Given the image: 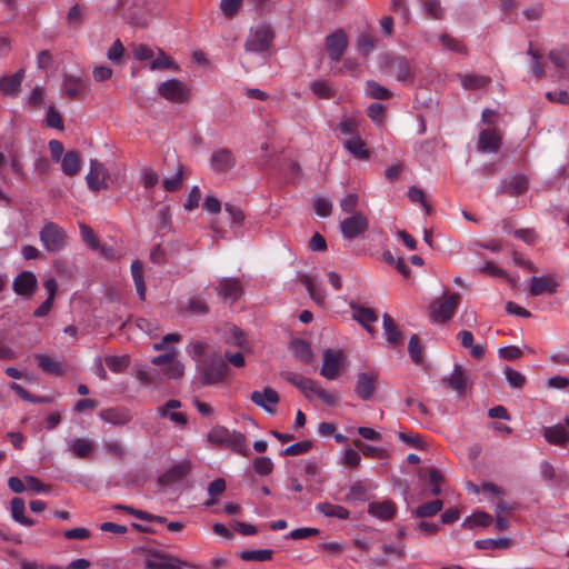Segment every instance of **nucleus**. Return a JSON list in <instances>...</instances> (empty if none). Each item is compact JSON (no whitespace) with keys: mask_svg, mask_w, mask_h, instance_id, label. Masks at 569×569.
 <instances>
[{"mask_svg":"<svg viewBox=\"0 0 569 569\" xmlns=\"http://www.w3.org/2000/svg\"><path fill=\"white\" fill-rule=\"evenodd\" d=\"M93 441L84 438H76L69 442L70 451L80 459L90 458L93 453Z\"/></svg>","mask_w":569,"mask_h":569,"instance_id":"nucleus-33","label":"nucleus"},{"mask_svg":"<svg viewBox=\"0 0 569 569\" xmlns=\"http://www.w3.org/2000/svg\"><path fill=\"white\" fill-rule=\"evenodd\" d=\"M350 307L353 310V319L361 323L369 333L373 335L375 330L369 325L378 320L375 310L355 303H350Z\"/></svg>","mask_w":569,"mask_h":569,"instance_id":"nucleus-29","label":"nucleus"},{"mask_svg":"<svg viewBox=\"0 0 569 569\" xmlns=\"http://www.w3.org/2000/svg\"><path fill=\"white\" fill-rule=\"evenodd\" d=\"M476 547L480 550L487 549H506L510 546V540L508 538L500 539H481L475 542Z\"/></svg>","mask_w":569,"mask_h":569,"instance_id":"nucleus-55","label":"nucleus"},{"mask_svg":"<svg viewBox=\"0 0 569 569\" xmlns=\"http://www.w3.org/2000/svg\"><path fill=\"white\" fill-rule=\"evenodd\" d=\"M79 228H80V234H81V239L82 241L93 251H98L100 249V242L94 233V231L92 230L91 227H89L88 224L86 223H79Z\"/></svg>","mask_w":569,"mask_h":569,"instance_id":"nucleus-53","label":"nucleus"},{"mask_svg":"<svg viewBox=\"0 0 569 569\" xmlns=\"http://www.w3.org/2000/svg\"><path fill=\"white\" fill-rule=\"evenodd\" d=\"M460 298L459 293L453 292L445 300H436L432 302L429 306V318L431 322L442 325L449 321L459 306Z\"/></svg>","mask_w":569,"mask_h":569,"instance_id":"nucleus-3","label":"nucleus"},{"mask_svg":"<svg viewBox=\"0 0 569 569\" xmlns=\"http://www.w3.org/2000/svg\"><path fill=\"white\" fill-rule=\"evenodd\" d=\"M39 238L44 249L49 252H58L63 249L67 243L64 230L52 221L44 223L39 233Z\"/></svg>","mask_w":569,"mask_h":569,"instance_id":"nucleus-4","label":"nucleus"},{"mask_svg":"<svg viewBox=\"0 0 569 569\" xmlns=\"http://www.w3.org/2000/svg\"><path fill=\"white\" fill-rule=\"evenodd\" d=\"M548 59L558 70V80L569 81V46L553 48L548 53Z\"/></svg>","mask_w":569,"mask_h":569,"instance_id":"nucleus-14","label":"nucleus"},{"mask_svg":"<svg viewBox=\"0 0 569 569\" xmlns=\"http://www.w3.org/2000/svg\"><path fill=\"white\" fill-rule=\"evenodd\" d=\"M184 373V366L174 357L163 367V375L169 379L178 380Z\"/></svg>","mask_w":569,"mask_h":569,"instance_id":"nucleus-56","label":"nucleus"},{"mask_svg":"<svg viewBox=\"0 0 569 569\" xmlns=\"http://www.w3.org/2000/svg\"><path fill=\"white\" fill-rule=\"evenodd\" d=\"M442 382L457 393L462 395L468 388L469 375L461 366L456 365L451 375L443 378Z\"/></svg>","mask_w":569,"mask_h":569,"instance_id":"nucleus-21","label":"nucleus"},{"mask_svg":"<svg viewBox=\"0 0 569 569\" xmlns=\"http://www.w3.org/2000/svg\"><path fill=\"white\" fill-rule=\"evenodd\" d=\"M461 84L466 90H478L491 82L487 76L466 73L460 76Z\"/></svg>","mask_w":569,"mask_h":569,"instance_id":"nucleus-41","label":"nucleus"},{"mask_svg":"<svg viewBox=\"0 0 569 569\" xmlns=\"http://www.w3.org/2000/svg\"><path fill=\"white\" fill-rule=\"evenodd\" d=\"M378 39L370 32L361 33L357 39V50L362 56H368L376 48Z\"/></svg>","mask_w":569,"mask_h":569,"instance_id":"nucleus-46","label":"nucleus"},{"mask_svg":"<svg viewBox=\"0 0 569 569\" xmlns=\"http://www.w3.org/2000/svg\"><path fill=\"white\" fill-rule=\"evenodd\" d=\"M224 490L226 480L223 478L213 480L208 487V493L211 498L206 502V506H213L217 502L216 497L222 495Z\"/></svg>","mask_w":569,"mask_h":569,"instance_id":"nucleus-58","label":"nucleus"},{"mask_svg":"<svg viewBox=\"0 0 569 569\" xmlns=\"http://www.w3.org/2000/svg\"><path fill=\"white\" fill-rule=\"evenodd\" d=\"M543 437L550 445L563 446L569 440V432L567 426L558 423L547 427L543 430Z\"/></svg>","mask_w":569,"mask_h":569,"instance_id":"nucleus-30","label":"nucleus"},{"mask_svg":"<svg viewBox=\"0 0 569 569\" xmlns=\"http://www.w3.org/2000/svg\"><path fill=\"white\" fill-rule=\"evenodd\" d=\"M273 551L271 549L244 550L240 553L243 561H268L271 560Z\"/></svg>","mask_w":569,"mask_h":569,"instance_id":"nucleus-54","label":"nucleus"},{"mask_svg":"<svg viewBox=\"0 0 569 569\" xmlns=\"http://www.w3.org/2000/svg\"><path fill=\"white\" fill-rule=\"evenodd\" d=\"M108 368L116 373L123 372L130 365V357L128 355L122 356H107L104 358Z\"/></svg>","mask_w":569,"mask_h":569,"instance_id":"nucleus-51","label":"nucleus"},{"mask_svg":"<svg viewBox=\"0 0 569 569\" xmlns=\"http://www.w3.org/2000/svg\"><path fill=\"white\" fill-rule=\"evenodd\" d=\"M367 94L376 100H386L392 97V92L387 87L373 80L367 81Z\"/></svg>","mask_w":569,"mask_h":569,"instance_id":"nucleus-52","label":"nucleus"},{"mask_svg":"<svg viewBox=\"0 0 569 569\" xmlns=\"http://www.w3.org/2000/svg\"><path fill=\"white\" fill-rule=\"evenodd\" d=\"M251 401L262 408L268 413H274L273 408L280 400L278 392L271 387H266L263 391H253L250 396Z\"/></svg>","mask_w":569,"mask_h":569,"instance_id":"nucleus-17","label":"nucleus"},{"mask_svg":"<svg viewBox=\"0 0 569 569\" xmlns=\"http://www.w3.org/2000/svg\"><path fill=\"white\" fill-rule=\"evenodd\" d=\"M11 505V515L14 521L31 527L34 525V520L24 516V501L21 498H13L10 502Z\"/></svg>","mask_w":569,"mask_h":569,"instance_id":"nucleus-44","label":"nucleus"},{"mask_svg":"<svg viewBox=\"0 0 569 569\" xmlns=\"http://www.w3.org/2000/svg\"><path fill=\"white\" fill-rule=\"evenodd\" d=\"M477 146L482 152H498L501 147V137L498 130L492 128L481 131Z\"/></svg>","mask_w":569,"mask_h":569,"instance_id":"nucleus-20","label":"nucleus"},{"mask_svg":"<svg viewBox=\"0 0 569 569\" xmlns=\"http://www.w3.org/2000/svg\"><path fill=\"white\" fill-rule=\"evenodd\" d=\"M342 361L343 352L341 350L325 349L323 363L320 370L321 376L328 380L337 379L340 375Z\"/></svg>","mask_w":569,"mask_h":569,"instance_id":"nucleus-9","label":"nucleus"},{"mask_svg":"<svg viewBox=\"0 0 569 569\" xmlns=\"http://www.w3.org/2000/svg\"><path fill=\"white\" fill-rule=\"evenodd\" d=\"M253 469L260 476H268L273 470V462L269 457L260 456L253 460Z\"/></svg>","mask_w":569,"mask_h":569,"instance_id":"nucleus-63","label":"nucleus"},{"mask_svg":"<svg viewBox=\"0 0 569 569\" xmlns=\"http://www.w3.org/2000/svg\"><path fill=\"white\" fill-rule=\"evenodd\" d=\"M291 351L293 356L303 363H310L313 358V353L308 342L302 339H295L291 342Z\"/></svg>","mask_w":569,"mask_h":569,"instance_id":"nucleus-38","label":"nucleus"},{"mask_svg":"<svg viewBox=\"0 0 569 569\" xmlns=\"http://www.w3.org/2000/svg\"><path fill=\"white\" fill-rule=\"evenodd\" d=\"M226 447L241 456H249V450L247 448V438L243 433L239 431L233 430L230 432Z\"/></svg>","mask_w":569,"mask_h":569,"instance_id":"nucleus-36","label":"nucleus"},{"mask_svg":"<svg viewBox=\"0 0 569 569\" xmlns=\"http://www.w3.org/2000/svg\"><path fill=\"white\" fill-rule=\"evenodd\" d=\"M228 371V365L219 353L207 356L199 366L200 382L211 386L221 382Z\"/></svg>","mask_w":569,"mask_h":569,"instance_id":"nucleus-2","label":"nucleus"},{"mask_svg":"<svg viewBox=\"0 0 569 569\" xmlns=\"http://www.w3.org/2000/svg\"><path fill=\"white\" fill-rule=\"evenodd\" d=\"M443 502L440 499L423 503L417 507L413 513L419 518H429L441 511Z\"/></svg>","mask_w":569,"mask_h":569,"instance_id":"nucleus-47","label":"nucleus"},{"mask_svg":"<svg viewBox=\"0 0 569 569\" xmlns=\"http://www.w3.org/2000/svg\"><path fill=\"white\" fill-rule=\"evenodd\" d=\"M339 227L342 236L352 240L368 230L369 219L362 212H353V214L342 220Z\"/></svg>","mask_w":569,"mask_h":569,"instance_id":"nucleus-6","label":"nucleus"},{"mask_svg":"<svg viewBox=\"0 0 569 569\" xmlns=\"http://www.w3.org/2000/svg\"><path fill=\"white\" fill-rule=\"evenodd\" d=\"M182 407L181 401L177 399H170L163 405L156 408V412L160 418H169L177 426L184 427L188 423V417L176 410Z\"/></svg>","mask_w":569,"mask_h":569,"instance_id":"nucleus-15","label":"nucleus"},{"mask_svg":"<svg viewBox=\"0 0 569 569\" xmlns=\"http://www.w3.org/2000/svg\"><path fill=\"white\" fill-rule=\"evenodd\" d=\"M312 448V441L302 440L288 446L282 452V456H298L307 453Z\"/></svg>","mask_w":569,"mask_h":569,"instance_id":"nucleus-61","label":"nucleus"},{"mask_svg":"<svg viewBox=\"0 0 569 569\" xmlns=\"http://www.w3.org/2000/svg\"><path fill=\"white\" fill-rule=\"evenodd\" d=\"M183 565L176 557L161 551L149 552L144 560L146 569H183Z\"/></svg>","mask_w":569,"mask_h":569,"instance_id":"nucleus-10","label":"nucleus"},{"mask_svg":"<svg viewBox=\"0 0 569 569\" xmlns=\"http://www.w3.org/2000/svg\"><path fill=\"white\" fill-rule=\"evenodd\" d=\"M353 445L357 449H359L365 457L368 458H378L385 459L388 457L387 451L383 448L373 447L371 445L365 443L360 439H355Z\"/></svg>","mask_w":569,"mask_h":569,"instance_id":"nucleus-48","label":"nucleus"},{"mask_svg":"<svg viewBox=\"0 0 569 569\" xmlns=\"http://www.w3.org/2000/svg\"><path fill=\"white\" fill-rule=\"evenodd\" d=\"M236 163L237 159L233 152L227 148L214 151L210 158V164L216 172H229L236 167Z\"/></svg>","mask_w":569,"mask_h":569,"instance_id":"nucleus-16","label":"nucleus"},{"mask_svg":"<svg viewBox=\"0 0 569 569\" xmlns=\"http://www.w3.org/2000/svg\"><path fill=\"white\" fill-rule=\"evenodd\" d=\"M273 32L269 26H258L252 29L246 40L244 49L247 52L262 53L269 50L272 40Z\"/></svg>","mask_w":569,"mask_h":569,"instance_id":"nucleus-5","label":"nucleus"},{"mask_svg":"<svg viewBox=\"0 0 569 569\" xmlns=\"http://www.w3.org/2000/svg\"><path fill=\"white\" fill-rule=\"evenodd\" d=\"M36 359L39 367L47 373L61 376L66 371V363L57 361L48 355L39 353Z\"/></svg>","mask_w":569,"mask_h":569,"instance_id":"nucleus-32","label":"nucleus"},{"mask_svg":"<svg viewBox=\"0 0 569 569\" xmlns=\"http://www.w3.org/2000/svg\"><path fill=\"white\" fill-rule=\"evenodd\" d=\"M61 170L66 176L73 177L80 170V156L77 151H68L61 159Z\"/></svg>","mask_w":569,"mask_h":569,"instance_id":"nucleus-37","label":"nucleus"},{"mask_svg":"<svg viewBox=\"0 0 569 569\" xmlns=\"http://www.w3.org/2000/svg\"><path fill=\"white\" fill-rule=\"evenodd\" d=\"M24 69H19L11 76L0 78V92L6 97H17L21 90Z\"/></svg>","mask_w":569,"mask_h":569,"instance_id":"nucleus-22","label":"nucleus"},{"mask_svg":"<svg viewBox=\"0 0 569 569\" xmlns=\"http://www.w3.org/2000/svg\"><path fill=\"white\" fill-rule=\"evenodd\" d=\"M368 512L380 520H390L396 515V505L391 500L370 502Z\"/></svg>","mask_w":569,"mask_h":569,"instance_id":"nucleus-27","label":"nucleus"},{"mask_svg":"<svg viewBox=\"0 0 569 569\" xmlns=\"http://www.w3.org/2000/svg\"><path fill=\"white\" fill-rule=\"evenodd\" d=\"M300 282L306 287L307 291L309 292L310 298L318 305H322L326 300V293L325 291L316 286L308 274H302L300 277Z\"/></svg>","mask_w":569,"mask_h":569,"instance_id":"nucleus-45","label":"nucleus"},{"mask_svg":"<svg viewBox=\"0 0 569 569\" xmlns=\"http://www.w3.org/2000/svg\"><path fill=\"white\" fill-rule=\"evenodd\" d=\"M109 178V172L103 163L98 161L97 159L90 160V170L86 176V181L90 190L99 191L101 189H107L108 183L107 179Z\"/></svg>","mask_w":569,"mask_h":569,"instance_id":"nucleus-11","label":"nucleus"},{"mask_svg":"<svg viewBox=\"0 0 569 569\" xmlns=\"http://www.w3.org/2000/svg\"><path fill=\"white\" fill-rule=\"evenodd\" d=\"M379 373L375 370L360 372L357 376L355 392L361 400H369L376 391Z\"/></svg>","mask_w":569,"mask_h":569,"instance_id":"nucleus-13","label":"nucleus"},{"mask_svg":"<svg viewBox=\"0 0 569 569\" xmlns=\"http://www.w3.org/2000/svg\"><path fill=\"white\" fill-rule=\"evenodd\" d=\"M493 521V518L486 511H477L466 518L461 527L465 529L473 530L477 527L487 528Z\"/></svg>","mask_w":569,"mask_h":569,"instance_id":"nucleus-34","label":"nucleus"},{"mask_svg":"<svg viewBox=\"0 0 569 569\" xmlns=\"http://www.w3.org/2000/svg\"><path fill=\"white\" fill-rule=\"evenodd\" d=\"M385 112H386L385 106L379 102L371 103L367 108V116L369 117V119L373 123L379 124V126H381L383 123Z\"/></svg>","mask_w":569,"mask_h":569,"instance_id":"nucleus-64","label":"nucleus"},{"mask_svg":"<svg viewBox=\"0 0 569 569\" xmlns=\"http://www.w3.org/2000/svg\"><path fill=\"white\" fill-rule=\"evenodd\" d=\"M367 495V487L362 481H356L351 485L348 495L346 496L347 501H363Z\"/></svg>","mask_w":569,"mask_h":569,"instance_id":"nucleus-60","label":"nucleus"},{"mask_svg":"<svg viewBox=\"0 0 569 569\" xmlns=\"http://www.w3.org/2000/svg\"><path fill=\"white\" fill-rule=\"evenodd\" d=\"M381 68L388 74L393 76L399 82L412 83L415 81V67L412 62L405 56H383L381 61Z\"/></svg>","mask_w":569,"mask_h":569,"instance_id":"nucleus-1","label":"nucleus"},{"mask_svg":"<svg viewBox=\"0 0 569 569\" xmlns=\"http://www.w3.org/2000/svg\"><path fill=\"white\" fill-rule=\"evenodd\" d=\"M99 417L108 423L122 426L128 423L131 420V416L127 410H121L118 408H109L101 410L99 412Z\"/></svg>","mask_w":569,"mask_h":569,"instance_id":"nucleus-31","label":"nucleus"},{"mask_svg":"<svg viewBox=\"0 0 569 569\" xmlns=\"http://www.w3.org/2000/svg\"><path fill=\"white\" fill-rule=\"evenodd\" d=\"M158 92L162 98L176 103H183L189 98V90L178 79L162 82L158 88Z\"/></svg>","mask_w":569,"mask_h":569,"instance_id":"nucleus-7","label":"nucleus"},{"mask_svg":"<svg viewBox=\"0 0 569 569\" xmlns=\"http://www.w3.org/2000/svg\"><path fill=\"white\" fill-rule=\"evenodd\" d=\"M559 287V283L552 276L532 277L530 279L529 292L532 297L541 295H553Z\"/></svg>","mask_w":569,"mask_h":569,"instance_id":"nucleus-19","label":"nucleus"},{"mask_svg":"<svg viewBox=\"0 0 569 569\" xmlns=\"http://www.w3.org/2000/svg\"><path fill=\"white\" fill-rule=\"evenodd\" d=\"M316 509L326 517L348 519L350 516V512L347 508L330 502H320L316 506Z\"/></svg>","mask_w":569,"mask_h":569,"instance_id":"nucleus-42","label":"nucleus"},{"mask_svg":"<svg viewBox=\"0 0 569 569\" xmlns=\"http://www.w3.org/2000/svg\"><path fill=\"white\" fill-rule=\"evenodd\" d=\"M191 471L190 461H181L174 465L172 468L167 470L163 475H161L158 479V482L161 486H169L174 482L180 481L184 477H187Z\"/></svg>","mask_w":569,"mask_h":569,"instance_id":"nucleus-23","label":"nucleus"},{"mask_svg":"<svg viewBox=\"0 0 569 569\" xmlns=\"http://www.w3.org/2000/svg\"><path fill=\"white\" fill-rule=\"evenodd\" d=\"M89 81L80 77L66 74L63 77L62 90L70 99H82L88 92Z\"/></svg>","mask_w":569,"mask_h":569,"instance_id":"nucleus-18","label":"nucleus"},{"mask_svg":"<svg viewBox=\"0 0 569 569\" xmlns=\"http://www.w3.org/2000/svg\"><path fill=\"white\" fill-rule=\"evenodd\" d=\"M137 379L144 386H158L161 383V377L154 368L139 366L134 368Z\"/></svg>","mask_w":569,"mask_h":569,"instance_id":"nucleus-40","label":"nucleus"},{"mask_svg":"<svg viewBox=\"0 0 569 569\" xmlns=\"http://www.w3.org/2000/svg\"><path fill=\"white\" fill-rule=\"evenodd\" d=\"M217 290L224 300L237 301L243 295L241 283L236 278H222Z\"/></svg>","mask_w":569,"mask_h":569,"instance_id":"nucleus-24","label":"nucleus"},{"mask_svg":"<svg viewBox=\"0 0 569 569\" xmlns=\"http://www.w3.org/2000/svg\"><path fill=\"white\" fill-rule=\"evenodd\" d=\"M345 148L358 159H368L369 151L366 148V142L360 138L359 134L348 139L343 143Z\"/></svg>","mask_w":569,"mask_h":569,"instance_id":"nucleus-39","label":"nucleus"},{"mask_svg":"<svg viewBox=\"0 0 569 569\" xmlns=\"http://www.w3.org/2000/svg\"><path fill=\"white\" fill-rule=\"evenodd\" d=\"M281 377L296 388H298L306 398L311 399V392L315 388L316 382L309 378L299 376L291 371L281 372Z\"/></svg>","mask_w":569,"mask_h":569,"instance_id":"nucleus-26","label":"nucleus"},{"mask_svg":"<svg viewBox=\"0 0 569 569\" xmlns=\"http://www.w3.org/2000/svg\"><path fill=\"white\" fill-rule=\"evenodd\" d=\"M38 289V280L32 271L20 272L12 282V290L24 299H31Z\"/></svg>","mask_w":569,"mask_h":569,"instance_id":"nucleus-8","label":"nucleus"},{"mask_svg":"<svg viewBox=\"0 0 569 569\" xmlns=\"http://www.w3.org/2000/svg\"><path fill=\"white\" fill-rule=\"evenodd\" d=\"M541 476L546 481L562 483L566 481V475L561 472H557L556 468L549 463L548 461H542L540 463Z\"/></svg>","mask_w":569,"mask_h":569,"instance_id":"nucleus-49","label":"nucleus"},{"mask_svg":"<svg viewBox=\"0 0 569 569\" xmlns=\"http://www.w3.org/2000/svg\"><path fill=\"white\" fill-rule=\"evenodd\" d=\"M43 287L48 292V298L33 311V317L37 318L46 317L50 312L58 291V283L54 278H48L44 280Z\"/></svg>","mask_w":569,"mask_h":569,"instance_id":"nucleus-25","label":"nucleus"},{"mask_svg":"<svg viewBox=\"0 0 569 569\" xmlns=\"http://www.w3.org/2000/svg\"><path fill=\"white\" fill-rule=\"evenodd\" d=\"M348 37L342 29H338L327 36L325 41L326 50L332 61H339L348 48Z\"/></svg>","mask_w":569,"mask_h":569,"instance_id":"nucleus-12","label":"nucleus"},{"mask_svg":"<svg viewBox=\"0 0 569 569\" xmlns=\"http://www.w3.org/2000/svg\"><path fill=\"white\" fill-rule=\"evenodd\" d=\"M230 430L227 429L226 427L223 426H214L213 428L210 429V431L208 432L207 435V439L209 442H211L212 445H216V446H226L227 445V441H228V438H229V435H230Z\"/></svg>","mask_w":569,"mask_h":569,"instance_id":"nucleus-50","label":"nucleus"},{"mask_svg":"<svg viewBox=\"0 0 569 569\" xmlns=\"http://www.w3.org/2000/svg\"><path fill=\"white\" fill-rule=\"evenodd\" d=\"M131 274L134 281L137 292L141 300L146 298V283L143 278V263L140 260H134L131 263Z\"/></svg>","mask_w":569,"mask_h":569,"instance_id":"nucleus-43","label":"nucleus"},{"mask_svg":"<svg viewBox=\"0 0 569 569\" xmlns=\"http://www.w3.org/2000/svg\"><path fill=\"white\" fill-rule=\"evenodd\" d=\"M178 69V66L172 61V59L164 53L163 50L159 49L158 57L150 62L151 70L158 69Z\"/></svg>","mask_w":569,"mask_h":569,"instance_id":"nucleus-57","label":"nucleus"},{"mask_svg":"<svg viewBox=\"0 0 569 569\" xmlns=\"http://www.w3.org/2000/svg\"><path fill=\"white\" fill-rule=\"evenodd\" d=\"M428 475H429L431 495L439 496L441 493L440 485L445 481V477L436 468H429Z\"/></svg>","mask_w":569,"mask_h":569,"instance_id":"nucleus-62","label":"nucleus"},{"mask_svg":"<svg viewBox=\"0 0 569 569\" xmlns=\"http://www.w3.org/2000/svg\"><path fill=\"white\" fill-rule=\"evenodd\" d=\"M505 376L511 388L521 389L527 382L526 377L521 372L510 367L505 369Z\"/></svg>","mask_w":569,"mask_h":569,"instance_id":"nucleus-59","label":"nucleus"},{"mask_svg":"<svg viewBox=\"0 0 569 569\" xmlns=\"http://www.w3.org/2000/svg\"><path fill=\"white\" fill-rule=\"evenodd\" d=\"M382 322H383L385 333L387 336V341L392 346L402 343L403 336L400 332V330L398 329L392 317L388 313H385L382 316Z\"/></svg>","mask_w":569,"mask_h":569,"instance_id":"nucleus-35","label":"nucleus"},{"mask_svg":"<svg viewBox=\"0 0 569 569\" xmlns=\"http://www.w3.org/2000/svg\"><path fill=\"white\" fill-rule=\"evenodd\" d=\"M528 179L523 174H516L511 177L509 180L502 182L501 189L499 192L508 193L510 196H520L523 194L528 190Z\"/></svg>","mask_w":569,"mask_h":569,"instance_id":"nucleus-28","label":"nucleus"}]
</instances>
